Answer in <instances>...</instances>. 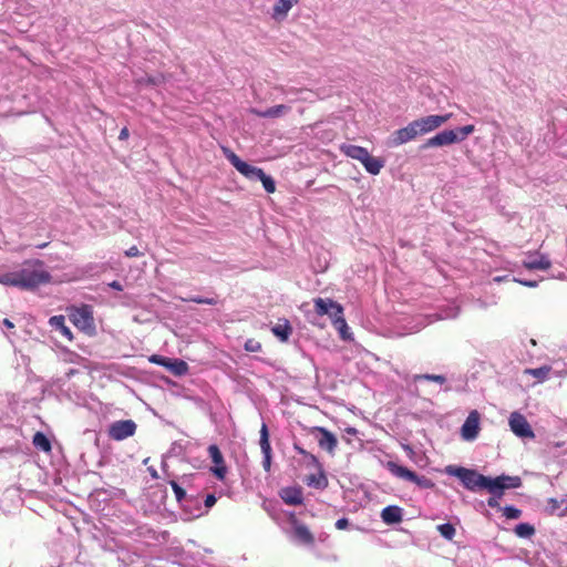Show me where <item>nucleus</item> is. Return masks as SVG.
Masks as SVG:
<instances>
[{"label": "nucleus", "instance_id": "nucleus-41", "mask_svg": "<svg viewBox=\"0 0 567 567\" xmlns=\"http://www.w3.org/2000/svg\"><path fill=\"white\" fill-rule=\"evenodd\" d=\"M244 349L248 352H259L261 351V343L255 339H248L244 344Z\"/></svg>", "mask_w": 567, "mask_h": 567}, {"label": "nucleus", "instance_id": "nucleus-2", "mask_svg": "<svg viewBox=\"0 0 567 567\" xmlns=\"http://www.w3.org/2000/svg\"><path fill=\"white\" fill-rule=\"evenodd\" d=\"M451 118V114L445 115H427L410 122L405 127L396 130L390 140L391 146H400L420 135L431 133L442 126Z\"/></svg>", "mask_w": 567, "mask_h": 567}, {"label": "nucleus", "instance_id": "nucleus-47", "mask_svg": "<svg viewBox=\"0 0 567 567\" xmlns=\"http://www.w3.org/2000/svg\"><path fill=\"white\" fill-rule=\"evenodd\" d=\"M513 281L519 282L520 285L529 287V288H535L537 286L536 280H522V279L513 278Z\"/></svg>", "mask_w": 567, "mask_h": 567}, {"label": "nucleus", "instance_id": "nucleus-34", "mask_svg": "<svg viewBox=\"0 0 567 567\" xmlns=\"http://www.w3.org/2000/svg\"><path fill=\"white\" fill-rule=\"evenodd\" d=\"M515 534L522 538H529L535 534V528L528 523H520L516 525Z\"/></svg>", "mask_w": 567, "mask_h": 567}, {"label": "nucleus", "instance_id": "nucleus-24", "mask_svg": "<svg viewBox=\"0 0 567 567\" xmlns=\"http://www.w3.org/2000/svg\"><path fill=\"white\" fill-rule=\"evenodd\" d=\"M271 331L280 341L286 342L292 333V327L287 319H282L271 328Z\"/></svg>", "mask_w": 567, "mask_h": 567}, {"label": "nucleus", "instance_id": "nucleus-36", "mask_svg": "<svg viewBox=\"0 0 567 567\" xmlns=\"http://www.w3.org/2000/svg\"><path fill=\"white\" fill-rule=\"evenodd\" d=\"M422 380L436 382L439 384H444L446 382V378L444 375H442V374H429V373H425V374H415L413 377V381L414 382H419V381H422Z\"/></svg>", "mask_w": 567, "mask_h": 567}, {"label": "nucleus", "instance_id": "nucleus-42", "mask_svg": "<svg viewBox=\"0 0 567 567\" xmlns=\"http://www.w3.org/2000/svg\"><path fill=\"white\" fill-rule=\"evenodd\" d=\"M162 82V76H144L138 80L140 84L158 85Z\"/></svg>", "mask_w": 567, "mask_h": 567}, {"label": "nucleus", "instance_id": "nucleus-4", "mask_svg": "<svg viewBox=\"0 0 567 567\" xmlns=\"http://www.w3.org/2000/svg\"><path fill=\"white\" fill-rule=\"evenodd\" d=\"M473 132L474 125H465L454 130H444L426 140V142L422 145V148L441 147L452 145L454 143H460Z\"/></svg>", "mask_w": 567, "mask_h": 567}, {"label": "nucleus", "instance_id": "nucleus-44", "mask_svg": "<svg viewBox=\"0 0 567 567\" xmlns=\"http://www.w3.org/2000/svg\"><path fill=\"white\" fill-rule=\"evenodd\" d=\"M183 452V446L181 443L178 442H174L172 445H171V449L168 450V454L171 456H177L179 454H182Z\"/></svg>", "mask_w": 567, "mask_h": 567}, {"label": "nucleus", "instance_id": "nucleus-27", "mask_svg": "<svg viewBox=\"0 0 567 567\" xmlns=\"http://www.w3.org/2000/svg\"><path fill=\"white\" fill-rule=\"evenodd\" d=\"M340 151L352 159L360 161L369 152L367 148L353 144H342Z\"/></svg>", "mask_w": 567, "mask_h": 567}, {"label": "nucleus", "instance_id": "nucleus-46", "mask_svg": "<svg viewBox=\"0 0 567 567\" xmlns=\"http://www.w3.org/2000/svg\"><path fill=\"white\" fill-rule=\"evenodd\" d=\"M125 256L126 257H138V256H141V251L138 250V248L136 246H132L127 250H125Z\"/></svg>", "mask_w": 567, "mask_h": 567}, {"label": "nucleus", "instance_id": "nucleus-39", "mask_svg": "<svg viewBox=\"0 0 567 567\" xmlns=\"http://www.w3.org/2000/svg\"><path fill=\"white\" fill-rule=\"evenodd\" d=\"M549 371H550V368L546 367V365L540 367V368H536V369L527 370V372L529 374H532L533 377H535V378H537L539 380H545L547 378Z\"/></svg>", "mask_w": 567, "mask_h": 567}, {"label": "nucleus", "instance_id": "nucleus-30", "mask_svg": "<svg viewBox=\"0 0 567 567\" xmlns=\"http://www.w3.org/2000/svg\"><path fill=\"white\" fill-rule=\"evenodd\" d=\"M166 368L175 375H184L188 371V364L179 359L168 360Z\"/></svg>", "mask_w": 567, "mask_h": 567}, {"label": "nucleus", "instance_id": "nucleus-31", "mask_svg": "<svg viewBox=\"0 0 567 567\" xmlns=\"http://www.w3.org/2000/svg\"><path fill=\"white\" fill-rule=\"evenodd\" d=\"M332 323L338 329V331L340 332V337L343 340H349L351 338V336L348 333L349 328H348L346 319L343 318V312L340 313V316H338V317L336 316L332 319Z\"/></svg>", "mask_w": 567, "mask_h": 567}, {"label": "nucleus", "instance_id": "nucleus-13", "mask_svg": "<svg viewBox=\"0 0 567 567\" xmlns=\"http://www.w3.org/2000/svg\"><path fill=\"white\" fill-rule=\"evenodd\" d=\"M315 302V309L316 312L319 316H329V318L332 320L336 316H340L342 313L343 308L338 302L333 301L329 298H316L313 300Z\"/></svg>", "mask_w": 567, "mask_h": 567}, {"label": "nucleus", "instance_id": "nucleus-12", "mask_svg": "<svg viewBox=\"0 0 567 567\" xmlns=\"http://www.w3.org/2000/svg\"><path fill=\"white\" fill-rule=\"evenodd\" d=\"M480 432V413L473 410L461 427V436L465 441H474Z\"/></svg>", "mask_w": 567, "mask_h": 567}, {"label": "nucleus", "instance_id": "nucleus-16", "mask_svg": "<svg viewBox=\"0 0 567 567\" xmlns=\"http://www.w3.org/2000/svg\"><path fill=\"white\" fill-rule=\"evenodd\" d=\"M315 431L320 434V436L318 437L319 446L322 450H326L329 453H332L336 450L337 445H338V440H337L336 435L332 434L327 429L320 427V426L315 427Z\"/></svg>", "mask_w": 567, "mask_h": 567}, {"label": "nucleus", "instance_id": "nucleus-6", "mask_svg": "<svg viewBox=\"0 0 567 567\" xmlns=\"http://www.w3.org/2000/svg\"><path fill=\"white\" fill-rule=\"evenodd\" d=\"M225 155L226 158L230 162V164L246 178L250 181H259V178L264 176L265 172L261 168L244 162L234 152L226 151Z\"/></svg>", "mask_w": 567, "mask_h": 567}, {"label": "nucleus", "instance_id": "nucleus-52", "mask_svg": "<svg viewBox=\"0 0 567 567\" xmlns=\"http://www.w3.org/2000/svg\"><path fill=\"white\" fill-rule=\"evenodd\" d=\"M506 278H507V276H504V277H495V278H494V281L501 282V281L505 280Z\"/></svg>", "mask_w": 567, "mask_h": 567}, {"label": "nucleus", "instance_id": "nucleus-15", "mask_svg": "<svg viewBox=\"0 0 567 567\" xmlns=\"http://www.w3.org/2000/svg\"><path fill=\"white\" fill-rule=\"evenodd\" d=\"M208 454H209L213 463L215 464V466L212 468V472L214 473V475L217 478L224 480L225 475H226V472H227V468L224 465V456H223L219 447L216 444L209 445L208 446Z\"/></svg>", "mask_w": 567, "mask_h": 567}, {"label": "nucleus", "instance_id": "nucleus-35", "mask_svg": "<svg viewBox=\"0 0 567 567\" xmlns=\"http://www.w3.org/2000/svg\"><path fill=\"white\" fill-rule=\"evenodd\" d=\"M183 301H186V302H195V303H198V305H209V306H215L218 303V298L217 297H200V296H192V297H188V298H182Z\"/></svg>", "mask_w": 567, "mask_h": 567}, {"label": "nucleus", "instance_id": "nucleus-50", "mask_svg": "<svg viewBox=\"0 0 567 567\" xmlns=\"http://www.w3.org/2000/svg\"><path fill=\"white\" fill-rule=\"evenodd\" d=\"M128 137V130L126 127L122 128L118 135L120 140H126Z\"/></svg>", "mask_w": 567, "mask_h": 567}, {"label": "nucleus", "instance_id": "nucleus-25", "mask_svg": "<svg viewBox=\"0 0 567 567\" xmlns=\"http://www.w3.org/2000/svg\"><path fill=\"white\" fill-rule=\"evenodd\" d=\"M49 323L55 331H59L68 340L71 341L73 339L72 331L65 326V318L63 316L60 315L51 317Z\"/></svg>", "mask_w": 567, "mask_h": 567}, {"label": "nucleus", "instance_id": "nucleus-48", "mask_svg": "<svg viewBox=\"0 0 567 567\" xmlns=\"http://www.w3.org/2000/svg\"><path fill=\"white\" fill-rule=\"evenodd\" d=\"M498 498L496 495H493L492 497L488 498L487 501V505L492 508H495L498 506Z\"/></svg>", "mask_w": 567, "mask_h": 567}, {"label": "nucleus", "instance_id": "nucleus-5", "mask_svg": "<svg viewBox=\"0 0 567 567\" xmlns=\"http://www.w3.org/2000/svg\"><path fill=\"white\" fill-rule=\"evenodd\" d=\"M386 468L389 470V472L392 475H394V476H396L399 478H402L404 481L412 482V483L416 484L421 488L431 489V488H433L435 486L433 481L430 480L429 477H426V476H419L415 472L409 470L405 466L399 465L395 462H391V461L388 462Z\"/></svg>", "mask_w": 567, "mask_h": 567}, {"label": "nucleus", "instance_id": "nucleus-9", "mask_svg": "<svg viewBox=\"0 0 567 567\" xmlns=\"http://www.w3.org/2000/svg\"><path fill=\"white\" fill-rule=\"evenodd\" d=\"M136 423L133 420H120L113 422L109 427V436L115 441H123L136 432Z\"/></svg>", "mask_w": 567, "mask_h": 567}, {"label": "nucleus", "instance_id": "nucleus-32", "mask_svg": "<svg viewBox=\"0 0 567 567\" xmlns=\"http://www.w3.org/2000/svg\"><path fill=\"white\" fill-rule=\"evenodd\" d=\"M292 6V0H279L274 7V16L276 18L285 17Z\"/></svg>", "mask_w": 567, "mask_h": 567}, {"label": "nucleus", "instance_id": "nucleus-7", "mask_svg": "<svg viewBox=\"0 0 567 567\" xmlns=\"http://www.w3.org/2000/svg\"><path fill=\"white\" fill-rule=\"evenodd\" d=\"M508 424L511 431L519 439H534L535 433L527 419L519 412H513L509 415Z\"/></svg>", "mask_w": 567, "mask_h": 567}, {"label": "nucleus", "instance_id": "nucleus-14", "mask_svg": "<svg viewBox=\"0 0 567 567\" xmlns=\"http://www.w3.org/2000/svg\"><path fill=\"white\" fill-rule=\"evenodd\" d=\"M259 445L262 453V467L267 473H269L271 470V445L269 442L268 426L265 422L260 427Z\"/></svg>", "mask_w": 567, "mask_h": 567}, {"label": "nucleus", "instance_id": "nucleus-40", "mask_svg": "<svg viewBox=\"0 0 567 567\" xmlns=\"http://www.w3.org/2000/svg\"><path fill=\"white\" fill-rule=\"evenodd\" d=\"M503 514L507 519H518L522 516V511L515 506L508 505L504 507Z\"/></svg>", "mask_w": 567, "mask_h": 567}, {"label": "nucleus", "instance_id": "nucleus-10", "mask_svg": "<svg viewBox=\"0 0 567 567\" xmlns=\"http://www.w3.org/2000/svg\"><path fill=\"white\" fill-rule=\"evenodd\" d=\"M489 493L502 497L504 489L517 488L522 485L519 476L501 475L495 478H491Z\"/></svg>", "mask_w": 567, "mask_h": 567}, {"label": "nucleus", "instance_id": "nucleus-3", "mask_svg": "<svg viewBox=\"0 0 567 567\" xmlns=\"http://www.w3.org/2000/svg\"><path fill=\"white\" fill-rule=\"evenodd\" d=\"M444 472L450 476L457 477L468 491L476 492L478 489H487L489 492V484L492 483L491 477L484 476L475 470L447 465Z\"/></svg>", "mask_w": 567, "mask_h": 567}, {"label": "nucleus", "instance_id": "nucleus-11", "mask_svg": "<svg viewBox=\"0 0 567 567\" xmlns=\"http://www.w3.org/2000/svg\"><path fill=\"white\" fill-rule=\"evenodd\" d=\"M290 538L299 545H312L315 542V537L309 528L296 518L291 520Z\"/></svg>", "mask_w": 567, "mask_h": 567}, {"label": "nucleus", "instance_id": "nucleus-51", "mask_svg": "<svg viewBox=\"0 0 567 567\" xmlns=\"http://www.w3.org/2000/svg\"><path fill=\"white\" fill-rule=\"evenodd\" d=\"M3 326L7 327L8 329H12L14 327L13 322L10 321L9 319L3 320Z\"/></svg>", "mask_w": 567, "mask_h": 567}, {"label": "nucleus", "instance_id": "nucleus-37", "mask_svg": "<svg viewBox=\"0 0 567 567\" xmlns=\"http://www.w3.org/2000/svg\"><path fill=\"white\" fill-rule=\"evenodd\" d=\"M437 530L445 539H453L455 536V527L450 523H444L437 526Z\"/></svg>", "mask_w": 567, "mask_h": 567}, {"label": "nucleus", "instance_id": "nucleus-23", "mask_svg": "<svg viewBox=\"0 0 567 567\" xmlns=\"http://www.w3.org/2000/svg\"><path fill=\"white\" fill-rule=\"evenodd\" d=\"M359 162L372 175H378L384 166V162L381 158L371 156L369 152Z\"/></svg>", "mask_w": 567, "mask_h": 567}, {"label": "nucleus", "instance_id": "nucleus-33", "mask_svg": "<svg viewBox=\"0 0 567 567\" xmlns=\"http://www.w3.org/2000/svg\"><path fill=\"white\" fill-rule=\"evenodd\" d=\"M33 444L35 447L48 452L51 450V443L49 439L41 432H37L33 436Z\"/></svg>", "mask_w": 567, "mask_h": 567}, {"label": "nucleus", "instance_id": "nucleus-54", "mask_svg": "<svg viewBox=\"0 0 567 567\" xmlns=\"http://www.w3.org/2000/svg\"><path fill=\"white\" fill-rule=\"evenodd\" d=\"M150 471H151V475H152L153 477H157V473H156V471H155V470H150Z\"/></svg>", "mask_w": 567, "mask_h": 567}, {"label": "nucleus", "instance_id": "nucleus-19", "mask_svg": "<svg viewBox=\"0 0 567 567\" xmlns=\"http://www.w3.org/2000/svg\"><path fill=\"white\" fill-rule=\"evenodd\" d=\"M316 474H310L306 477L305 482L309 487L323 491L328 487L329 481L324 473L323 466L316 468Z\"/></svg>", "mask_w": 567, "mask_h": 567}, {"label": "nucleus", "instance_id": "nucleus-49", "mask_svg": "<svg viewBox=\"0 0 567 567\" xmlns=\"http://www.w3.org/2000/svg\"><path fill=\"white\" fill-rule=\"evenodd\" d=\"M109 286H110L112 289L117 290V291L123 290V286H122V285H121V282H120V281H117V280H114V281L110 282V284H109Z\"/></svg>", "mask_w": 567, "mask_h": 567}, {"label": "nucleus", "instance_id": "nucleus-26", "mask_svg": "<svg viewBox=\"0 0 567 567\" xmlns=\"http://www.w3.org/2000/svg\"><path fill=\"white\" fill-rule=\"evenodd\" d=\"M524 267L527 269H539V270H546L550 267V260L544 256H529L527 260L523 262Z\"/></svg>", "mask_w": 567, "mask_h": 567}, {"label": "nucleus", "instance_id": "nucleus-53", "mask_svg": "<svg viewBox=\"0 0 567 567\" xmlns=\"http://www.w3.org/2000/svg\"><path fill=\"white\" fill-rule=\"evenodd\" d=\"M47 246H48V244H47V243H44V244H40V245H38L37 247H38V248H40V249H42V248H45Z\"/></svg>", "mask_w": 567, "mask_h": 567}, {"label": "nucleus", "instance_id": "nucleus-8", "mask_svg": "<svg viewBox=\"0 0 567 567\" xmlns=\"http://www.w3.org/2000/svg\"><path fill=\"white\" fill-rule=\"evenodd\" d=\"M70 320L82 331L91 332L94 330V319L89 306L74 309L70 315Z\"/></svg>", "mask_w": 567, "mask_h": 567}, {"label": "nucleus", "instance_id": "nucleus-18", "mask_svg": "<svg viewBox=\"0 0 567 567\" xmlns=\"http://www.w3.org/2000/svg\"><path fill=\"white\" fill-rule=\"evenodd\" d=\"M169 485L175 494L177 502L184 507L185 511H188L193 506V503H197V498L187 496L185 489L176 481H169Z\"/></svg>", "mask_w": 567, "mask_h": 567}, {"label": "nucleus", "instance_id": "nucleus-28", "mask_svg": "<svg viewBox=\"0 0 567 567\" xmlns=\"http://www.w3.org/2000/svg\"><path fill=\"white\" fill-rule=\"evenodd\" d=\"M293 450L299 454V455H302L303 458H305V463L308 467H315V468H318V467H321L322 464L319 462L318 457L311 453H309L308 451H306L303 447H301L300 445L298 444H293Z\"/></svg>", "mask_w": 567, "mask_h": 567}, {"label": "nucleus", "instance_id": "nucleus-21", "mask_svg": "<svg viewBox=\"0 0 567 567\" xmlns=\"http://www.w3.org/2000/svg\"><path fill=\"white\" fill-rule=\"evenodd\" d=\"M403 509L396 505H389L381 512L383 523L388 525L398 524L402 520Z\"/></svg>", "mask_w": 567, "mask_h": 567}, {"label": "nucleus", "instance_id": "nucleus-1", "mask_svg": "<svg viewBox=\"0 0 567 567\" xmlns=\"http://www.w3.org/2000/svg\"><path fill=\"white\" fill-rule=\"evenodd\" d=\"M51 278V274L44 269L42 260L31 259L24 261L20 269L1 275L0 284L23 290H33L49 284Z\"/></svg>", "mask_w": 567, "mask_h": 567}, {"label": "nucleus", "instance_id": "nucleus-22", "mask_svg": "<svg viewBox=\"0 0 567 567\" xmlns=\"http://www.w3.org/2000/svg\"><path fill=\"white\" fill-rule=\"evenodd\" d=\"M359 162L372 175H378L384 166V162L381 158L371 156L369 152Z\"/></svg>", "mask_w": 567, "mask_h": 567}, {"label": "nucleus", "instance_id": "nucleus-20", "mask_svg": "<svg viewBox=\"0 0 567 567\" xmlns=\"http://www.w3.org/2000/svg\"><path fill=\"white\" fill-rule=\"evenodd\" d=\"M290 111V106L288 105H285V104H279V105H275V106H271L265 111H260V110H257V109H251L250 112L259 117H264V118H275V117H280L285 114H287L288 112Z\"/></svg>", "mask_w": 567, "mask_h": 567}, {"label": "nucleus", "instance_id": "nucleus-38", "mask_svg": "<svg viewBox=\"0 0 567 567\" xmlns=\"http://www.w3.org/2000/svg\"><path fill=\"white\" fill-rule=\"evenodd\" d=\"M259 181L262 183V186L267 193L271 194L276 190V184L271 176L266 175L264 173V176H261V178H259Z\"/></svg>", "mask_w": 567, "mask_h": 567}, {"label": "nucleus", "instance_id": "nucleus-45", "mask_svg": "<svg viewBox=\"0 0 567 567\" xmlns=\"http://www.w3.org/2000/svg\"><path fill=\"white\" fill-rule=\"evenodd\" d=\"M349 526V519L346 518V517H342V518H339L337 522H336V528L337 529H346L347 527Z\"/></svg>", "mask_w": 567, "mask_h": 567}, {"label": "nucleus", "instance_id": "nucleus-43", "mask_svg": "<svg viewBox=\"0 0 567 567\" xmlns=\"http://www.w3.org/2000/svg\"><path fill=\"white\" fill-rule=\"evenodd\" d=\"M168 360H169L168 358H165V357H162V355H158V354H153L150 358L151 362L156 363V364L162 365V367H165V368L167 365Z\"/></svg>", "mask_w": 567, "mask_h": 567}, {"label": "nucleus", "instance_id": "nucleus-17", "mask_svg": "<svg viewBox=\"0 0 567 567\" xmlns=\"http://www.w3.org/2000/svg\"><path fill=\"white\" fill-rule=\"evenodd\" d=\"M280 497L288 505H301L303 502L302 489L299 486H288L280 491Z\"/></svg>", "mask_w": 567, "mask_h": 567}, {"label": "nucleus", "instance_id": "nucleus-29", "mask_svg": "<svg viewBox=\"0 0 567 567\" xmlns=\"http://www.w3.org/2000/svg\"><path fill=\"white\" fill-rule=\"evenodd\" d=\"M217 502V498L214 494H208L206 497H205V501H204V507L200 506L197 503H194L196 506H195V511L192 513L195 517H199L202 515H205L207 514L208 509L212 508Z\"/></svg>", "mask_w": 567, "mask_h": 567}]
</instances>
